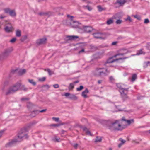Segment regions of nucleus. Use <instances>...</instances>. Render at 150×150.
Masks as SVG:
<instances>
[{
    "mask_svg": "<svg viewBox=\"0 0 150 150\" xmlns=\"http://www.w3.org/2000/svg\"><path fill=\"white\" fill-rule=\"evenodd\" d=\"M28 131V129L26 127L22 129L18 134V138L14 139L7 143L6 145V146L8 147L12 146L16 142L21 141L23 137H25V138H27Z\"/></svg>",
    "mask_w": 150,
    "mask_h": 150,
    "instance_id": "1",
    "label": "nucleus"
},
{
    "mask_svg": "<svg viewBox=\"0 0 150 150\" xmlns=\"http://www.w3.org/2000/svg\"><path fill=\"white\" fill-rule=\"evenodd\" d=\"M21 84L20 82H17L10 86L7 90L6 94V95L13 94L19 90Z\"/></svg>",
    "mask_w": 150,
    "mask_h": 150,
    "instance_id": "2",
    "label": "nucleus"
},
{
    "mask_svg": "<svg viewBox=\"0 0 150 150\" xmlns=\"http://www.w3.org/2000/svg\"><path fill=\"white\" fill-rule=\"evenodd\" d=\"M119 122V121L115 120L114 122L110 123L108 125V128L111 131L122 130L123 128Z\"/></svg>",
    "mask_w": 150,
    "mask_h": 150,
    "instance_id": "3",
    "label": "nucleus"
},
{
    "mask_svg": "<svg viewBox=\"0 0 150 150\" xmlns=\"http://www.w3.org/2000/svg\"><path fill=\"white\" fill-rule=\"evenodd\" d=\"M109 73L107 69L103 68H97L94 71V74L98 76H106Z\"/></svg>",
    "mask_w": 150,
    "mask_h": 150,
    "instance_id": "4",
    "label": "nucleus"
},
{
    "mask_svg": "<svg viewBox=\"0 0 150 150\" xmlns=\"http://www.w3.org/2000/svg\"><path fill=\"white\" fill-rule=\"evenodd\" d=\"M117 87L119 88V91L120 92L122 98L124 100L127 98V94L128 92L127 89H125L123 88L120 84H117Z\"/></svg>",
    "mask_w": 150,
    "mask_h": 150,
    "instance_id": "5",
    "label": "nucleus"
},
{
    "mask_svg": "<svg viewBox=\"0 0 150 150\" xmlns=\"http://www.w3.org/2000/svg\"><path fill=\"white\" fill-rule=\"evenodd\" d=\"M12 51V50L11 48H8L4 50L0 55V60L8 58Z\"/></svg>",
    "mask_w": 150,
    "mask_h": 150,
    "instance_id": "6",
    "label": "nucleus"
},
{
    "mask_svg": "<svg viewBox=\"0 0 150 150\" xmlns=\"http://www.w3.org/2000/svg\"><path fill=\"white\" fill-rule=\"evenodd\" d=\"M8 24L9 25H5V26L4 28V30L7 33L12 32L14 30L13 27L11 26L10 23H9Z\"/></svg>",
    "mask_w": 150,
    "mask_h": 150,
    "instance_id": "7",
    "label": "nucleus"
},
{
    "mask_svg": "<svg viewBox=\"0 0 150 150\" xmlns=\"http://www.w3.org/2000/svg\"><path fill=\"white\" fill-rule=\"evenodd\" d=\"M18 72V74L20 75H22L25 74L26 72V70L25 69H20L13 70L11 71V74L16 73Z\"/></svg>",
    "mask_w": 150,
    "mask_h": 150,
    "instance_id": "8",
    "label": "nucleus"
},
{
    "mask_svg": "<svg viewBox=\"0 0 150 150\" xmlns=\"http://www.w3.org/2000/svg\"><path fill=\"white\" fill-rule=\"evenodd\" d=\"M126 2L125 0H117V1L114 4V6L117 8L123 6Z\"/></svg>",
    "mask_w": 150,
    "mask_h": 150,
    "instance_id": "9",
    "label": "nucleus"
},
{
    "mask_svg": "<svg viewBox=\"0 0 150 150\" xmlns=\"http://www.w3.org/2000/svg\"><path fill=\"white\" fill-rule=\"evenodd\" d=\"M114 57L113 56L112 57H110L106 61V63H112L115 61H118L119 60H125L126 59L128 58V57H125L123 58H119L116 59L115 60L113 59V58Z\"/></svg>",
    "mask_w": 150,
    "mask_h": 150,
    "instance_id": "10",
    "label": "nucleus"
},
{
    "mask_svg": "<svg viewBox=\"0 0 150 150\" xmlns=\"http://www.w3.org/2000/svg\"><path fill=\"white\" fill-rule=\"evenodd\" d=\"M103 34L100 32H96L93 34L94 37L97 39H104L102 37Z\"/></svg>",
    "mask_w": 150,
    "mask_h": 150,
    "instance_id": "11",
    "label": "nucleus"
},
{
    "mask_svg": "<svg viewBox=\"0 0 150 150\" xmlns=\"http://www.w3.org/2000/svg\"><path fill=\"white\" fill-rule=\"evenodd\" d=\"M47 39L45 38L38 39L37 40L36 43L38 45L45 44L46 42Z\"/></svg>",
    "mask_w": 150,
    "mask_h": 150,
    "instance_id": "12",
    "label": "nucleus"
},
{
    "mask_svg": "<svg viewBox=\"0 0 150 150\" xmlns=\"http://www.w3.org/2000/svg\"><path fill=\"white\" fill-rule=\"evenodd\" d=\"M83 29L85 31L88 33L90 32L93 30L92 28L91 27L89 26H84Z\"/></svg>",
    "mask_w": 150,
    "mask_h": 150,
    "instance_id": "13",
    "label": "nucleus"
},
{
    "mask_svg": "<svg viewBox=\"0 0 150 150\" xmlns=\"http://www.w3.org/2000/svg\"><path fill=\"white\" fill-rule=\"evenodd\" d=\"M8 84V81H5L1 84V89L2 91L4 92L5 91V87Z\"/></svg>",
    "mask_w": 150,
    "mask_h": 150,
    "instance_id": "14",
    "label": "nucleus"
},
{
    "mask_svg": "<svg viewBox=\"0 0 150 150\" xmlns=\"http://www.w3.org/2000/svg\"><path fill=\"white\" fill-rule=\"evenodd\" d=\"M68 40H73L79 38V37L77 36H68L67 37Z\"/></svg>",
    "mask_w": 150,
    "mask_h": 150,
    "instance_id": "15",
    "label": "nucleus"
},
{
    "mask_svg": "<svg viewBox=\"0 0 150 150\" xmlns=\"http://www.w3.org/2000/svg\"><path fill=\"white\" fill-rule=\"evenodd\" d=\"M88 90L87 88H86L84 91L82 92V96L85 98H87V94L88 93Z\"/></svg>",
    "mask_w": 150,
    "mask_h": 150,
    "instance_id": "16",
    "label": "nucleus"
},
{
    "mask_svg": "<svg viewBox=\"0 0 150 150\" xmlns=\"http://www.w3.org/2000/svg\"><path fill=\"white\" fill-rule=\"evenodd\" d=\"M122 120L125 121L127 123L128 125L130 124L131 123H133L134 122V120L133 119L130 120H127L125 119L124 117H122Z\"/></svg>",
    "mask_w": 150,
    "mask_h": 150,
    "instance_id": "17",
    "label": "nucleus"
},
{
    "mask_svg": "<svg viewBox=\"0 0 150 150\" xmlns=\"http://www.w3.org/2000/svg\"><path fill=\"white\" fill-rule=\"evenodd\" d=\"M9 14L12 17H15L16 16V14L15 10H11L9 12Z\"/></svg>",
    "mask_w": 150,
    "mask_h": 150,
    "instance_id": "18",
    "label": "nucleus"
},
{
    "mask_svg": "<svg viewBox=\"0 0 150 150\" xmlns=\"http://www.w3.org/2000/svg\"><path fill=\"white\" fill-rule=\"evenodd\" d=\"M68 98L71 99L76 100L78 99V98L75 95L73 94H70Z\"/></svg>",
    "mask_w": 150,
    "mask_h": 150,
    "instance_id": "19",
    "label": "nucleus"
},
{
    "mask_svg": "<svg viewBox=\"0 0 150 150\" xmlns=\"http://www.w3.org/2000/svg\"><path fill=\"white\" fill-rule=\"evenodd\" d=\"M39 14L41 16H49L50 15V12H41L39 13Z\"/></svg>",
    "mask_w": 150,
    "mask_h": 150,
    "instance_id": "20",
    "label": "nucleus"
},
{
    "mask_svg": "<svg viewBox=\"0 0 150 150\" xmlns=\"http://www.w3.org/2000/svg\"><path fill=\"white\" fill-rule=\"evenodd\" d=\"M145 54V52L143 51L142 49H141L137 51L136 55H139L142 54Z\"/></svg>",
    "mask_w": 150,
    "mask_h": 150,
    "instance_id": "21",
    "label": "nucleus"
},
{
    "mask_svg": "<svg viewBox=\"0 0 150 150\" xmlns=\"http://www.w3.org/2000/svg\"><path fill=\"white\" fill-rule=\"evenodd\" d=\"M16 35L17 37H20L21 36V31L20 30H17L16 32Z\"/></svg>",
    "mask_w": 150,
    "mask_h": 150,
    "instance_id": "22",
    "label": "nucleus"
},
{
    "mask_svg": "<svg viewBox=\"0 0 150 150\" xmlns=\"http://www.w3.org/2000/svg\"><path fill=\"white\" fill-rule=\"evenodd\" d=\"M28 82L33 86H35L36 85V83L34 82L33 79H28Z\"/></svg>",
    "mask_w": 150,
    "mask_h": 150,
    "instance_id": "23",
    "label": "nucleus"
},
{
    "mask_svg": "<svg viewBox=\"0 0 150 150\" xmlns=\"http://www.w3.org/2000/svg\"><path fill=\"white\" fill-rule=\"evenodd\" d=\"M137 76L136 74H134L132 75L131 80L132 81H134L137 79Z\"/></svg>",
    "mask_w": 150,
    "mask_h": 150,
    "instance_id": "24",
    "label": "nucleus"
},
{
    "mask_svg": "<svg viewBox=\"0 0 150 150\" xmlns=\"http://www.w3.org/2000/svg\"><path fill=\"white\" fill-rule=\"evenodd\" d=\"M6 25L5 23L4 22H0V29H1L4 26Z\"/></svg>",
    "mask_w": 150,
    "mask_h": 150,
    "instance_id": "25",
    "label": "nucleus"
},
{
    "mask_svg": "<svg viewBox=\"0 0 150 150\" xmlns=\"http://www.w3.org/2000/svg\"><path fill=\"white\" fill-rule=\"evenodd\" d=\"M11 10L9 8H6L4 9V12L7 14H9Z\"/></svg>",
    "mask_w": 150,
    "mask_h": 150,
    "instance_id": "26",
    "label": "nucleus"
},
{
    "mask_svg": "<svg viewBox=\"0 0 150 150\" xmlns=\"http://www.w3.org/2000/svg\"><path fill=\"white\" fill-rule=\"evenodd\" d=\"M74 83H70L68 87L69 90H71L72 89L74 88Z\"/></svg>",
    "mask_w": 150,
    "mask_h": 150,
    "instance_id": "27",
    "label": "nucleus"
},
{
    "mask_svg": "<svg viewBox=\"0 0 150 150\" xmlns=\"http://www.w3.org/2000/svg\"><path fill=\"white\" fill-rule=\"evenodd\" d=\"M97 8L98 9V11L99 12H101L105 9V8H103L100 5L98 6Z\"/></svg>",
    "mask_w": 150,
    "mask_h": 150,
    "instance_id": "28",
    "label": "nucleus"
},
{
    "mask_svg": "<svg viewBox=\"0 0 150 150\" xmlns=\"http://www.w3.org/2000/svg\"><path fill=\"white\" fill-rule=\"evenodd\" d=\"M113 20L112 19H110L108 20L106 22L107 24L108 25H110L112 24L113 23Z\"/></svg>",
    "mask_w": 150,
    "mask_h": 150,
    "instance_id": "29",
    "label": "nucleus"
},
{
    "mask_svg": "<svg viewBox=\"0 0 150 150\" xmlns=\"http://www.w3.org/2000/svg\"><path fill=\"white\" fill-rule=\"evenodd\" d=\"M102 139L101 137H99L98 136H97L96 137V139L95 140V142H100L101 141Z\"/></svg>",
    "mask_w": 150,
    "mask_h": 150,
    "instance_id": "30",
    "label": "nucleus"
},
{
    "mask_svg": "<svg viewBox=\"0 0 150 150\" xmlns=\"http://www.w3.org/2000/svg\"><path fill=\"white\" fill-rule=\"evenodd\" d=\"M47 110V109H43L42 110H41L40 111H39L38 110L35 111H34V112H36V113H38V112H41V113H42L43 112L45 111H46Z\"/></svg>",
    "mask_w": 150,
    "mask_h": 150,
    "instance_id": "31",
    "label": "nucleus"
},
{
    "mask_svg": "<svg viewBox=\"0 0 150 150\" xmlns=\"http://www.w3.org/2000/svg\"><path fill=\"white\" fill-rule=\"evenodd\" d=\"M44 70L45 71H47L48 72L49 75H52V73L50 69H44Z\"/></svg>",
    "mask_w": 150,
    "mask_h": 150,
    "instance_id": "32",
    "label": "nucleus"
},
{
    "mask_svg": "<svg viewBox=\"0 0 150 150\" xmlns=\"http://www.w3.org/2000/svg\"><path fill=\"white\" fill-rule=\"evenodd\" d=\"M122 22V21L120 19L117 20L116 22V23L117 24H120Z\"/></svg>",
    "mask_w": 150,
    "mask_h": 150,
    "instance_id": "33",
    "label": "nucleus"
},
{
    "mask_svg": "<svg viewBox=\"0 0 150 150\" xmlns=\"http://www.w3.org/2000/svg\"><path fill=\"white\" fill-rule=\"evenodd\" d=\"M46 79V78L45 77H43L42 78H40L39 79V81L40 82H43Z\"/></svg>",
    "mask_w": 150,
    "mask_h": 150,
    "instance_id": "34",
    "label": "nucleus"
},
{
    "mask_svg": "<svg viewBox=\"0 0 150 150\" xmlns=\"http://www.w3.org/2000/svg\"><path fill=\"white\" fill-rule=\"evenodd\" d=\"M83 88V86H81L77 88L76 90L77 91H80Z\"/></svg>",
    "mask_w": 150,
    "mask_h": 150,
    "instance_id": "35",
    "label": "nucleus"
},
{
    "mask_svg": "<svg viewBox=\"0 0 150 150\" xmlns=\"http://www.w3.org/2000/svg\"><path fill=\"white\" fill-rule=\"evenodd\" d=\"M126 53H119L118 54H116L115 55H114L113 56V57H117V56H119V55H122V56H123V55H124Z\"/></svg>",
    "mask_w": 150,
    "mask_h": 150,
    "instance_id": "36",
    "label": "nucleus"
},
{
    "mask_svg": "<svg viewBox=\"0 0 150 150\" xmlns=\"http://www.w3.org/2000/svg\"><path fill=\"white\" fill-rule=\"evenodd\" d=\"M16 38H13L10 40V42L12 43H14L16 40Z\"/></svg>",
    "mask_w": 150,
    "mask_h": 150,
    "instance_id": "37",
    "label": "nucleus"
},
{
    "mask_svg": "<svg viewBox=\"0 0 150 150\" xmlns=\"http://www.w3.org/2000/svg\"><path fill=\"white\" fill-rule=\"evenodd\" d=\"M21 90L25 91H27L28 90V88L25 87L23 85L22 86Z\"/></svg>",
    "mask_w": 150,
    "mask_h": 150,
    "instance_id": "38",
    "label": "nucleus"
},
{
    "mask_svg": "<svg viewBox=\"0 0 150 150\" xmlns=\"http://www.w3.org/2000/svg\"><path fill=\"white\" fill-rule=\"evenodd\" d=\"M119 140L121 141V143L123 144L125 143L126 141L125 140L123 139L122 138H120L119 139Z\"/></svg>",
    "mask_w": 150,
    "mask_h": 150,
    "instance_id": "39",
    "label": "nucleus"
},
{
    "mask_svg": "<svg viewBox=\"0 0 150 150\" xmlns=\"http://www.w3.org/2000/svg\"><path fill=\"white\" fill-rule=\"evenodd\" d=\"M29 100V98H27L23 97L21 98V100L22 101H24L25 100Z\"/></svg>",
    "mask_w": 150,
    "mask_h": 150,
    "instance_id": "40",
    "label": "nucleus"
},
{
    "mask_svg": "<svg viewBox=\"0 0 150 150\" xmlns=\"http://www.w3.org/2000/svg\"><path fill=\"white\" fill-rule=\"evenodd\" d=\"M134 17L136 18H137V19L139 20H140L141 19V17L140 16H138V15H135L134 16Z\"/></svg>",
    "mask_w": 150,
    "mask_h": 150,
    "instance_id": "41",
    "label": "nucleus"
},
{
    "mask_svg": "<svg viewBox=\"0 0 150 150\" xmlns=\"http://www.w3.org/2000/svg\"><path fill=\"white\" fill-rule=\"evenodd\" d=\"M53 120H55L56 122H58L59 120V118H56L55 117H53L52 118Z\"/></svg>",
    "mask_w": 150,
    "mask_h": 150,
    "instance_id": "42",
    "label": "nucleus"
},
{
    "mask_svg": "<svg viewBox=\"0 0 150 150\" xmlns=\"http://www.w3.org/2000/svg\"><path fill=\"white\" fill-rule=\"evenodd\" d=\"M149 20L148 19H144V23L145 24H147L149 22Z\"/></svg>",
    "mask_w": 150,
    "mask_h": 150,
    "instance_id": "43",
    "label": "nucleus"
},
{
    "mask_svg": "<svg viewBox=\"0 0 150 150\" xmlns=\"http://www.w3.org/2000/svg\"><path fill=\"white\" fill-rule=\"evenodd\" d=\"M67 17L68 18H70L71 20H73L74 17L72 16H70L69 15H67Z\"/></svg>",
    "mask_w": 150,
    "mask_h": 150,
    "instance_id": "44",
    "label": "nucleus"
},
{
    "mask_svg": "<svg viewBox=\"0 0 150 150\" xmlns=\"http://www.w3.org/2000/svg\"><path fill=\"white\" fill-rule=\"evenodd\" d=\"M86 7L88 10L90 11L92 10V8L91 7H90L88 5Z\"/></svg>",
    "mask_w": 150,
    "mask_h": 150,
    "instance_id": "45",
    "label": "nucleus"
},
{
    "mask_svg": "<svg viewBox=\"0 0 150 150\" xmlns=\"http://www.w3.org/2000/svg\"><path fill=\"white\" fill-rule=\"evenodd\" d=\"M150 63V62L149 61H148L146 62H145L144 63V64L147 67L148 66V64Z\"/></svg>",
    "mask_w": 150,
    "mask_h": 150,
    "instance_id": "46",
    "label": "nucleus"
},
{
    "mask_svg": "<svg viewBox=\"0 0 150 150\" xmlns=\"http://www.w3.org/2000/svg\"><path fill=\"white\" fill-rule=\"evenodd\" d=\"M53 87L55 88H57L59 87V86L58 84H55L53 85Z\"/></svg>",
    "mask_w": 150,
    "mask_h": 150,
    "instance_id": "47",
    "label": "nucleus"
},
{
    "mask_svg": "<svg viewBox=\"0 0 150 150\" xmlns=\"http://www.w3.org/2000/svg\"><path fill=\"white\" fill-rule=\"evenodd\" d=\"M126 20H129L130 22L132 21V19L129 16H128L126 19Z\"/></svg>",
    "mask_w": 150,
    "mask_h": 150,
    "instance_id": "48",
    "label": "nucleus"
},
{
    "mask_svg": "<svg viewBox=\"0 0 150 150\" xmlns=\"http://www.w3.org/2000/svg\"><path fill=\"white\" fill-rule=\"evenodd\" d=\"M70 94L69 93H65L64 95L66 97H68V96H69V97L70 96Z\"/></svg>",
    "mask_w": 150,
    "mask_h": 150,
    "instance_id": "49",
    "label": "nucleus"
},
{
    "mask_svg": "<svg viewBox=\"0 0 150 150\" xmlns=\"http://www.w3.org/2000/svg\"><path fill=\"white\" fill-rule=\"evenodd\" d=\"M116 108L117 109V110H116L115 111L117 112V111H123L124 110L123 109H121L120 108H117V106H116Z\"/></svg>",
    "mask_w": 150,
    "mask_h": 150,
    "instance_id": "50",
    "label": "nucleus"
},
{
    "mask_svg": "<svg viewBox=\"0 0 150 150\" xmlns=\"http://www.w3.org/2000/svg\"><path fill=\"white\" fill-rule=\"evenodd\" d=\"M6 16L3 15H1L0 16V18L1 19H3L5 18Z\"/></svg>",
    "mask_w": 150,
    "mask_h": 150,
    "instance_id": "51",
    "label": "nucleus"
},
{
    "mask_svg": "<svg viewBox=\"0 0 150 150\" xmlns=\"http://www.w3.org/2000/svg\"><path fill=\"white\" fill-rule=\"evenodd\" d=\"M141 139H138V141H137L136 140H135L134 141V142H135L137 143H138L139 142L141 141Z\"/></svg>",
    "mask_w": 150,
    "mask_h": 150,
    "instance_id": "52",
    "label": "nucleus"
},
{
    "mask_svg": "<svg viewBox=\"0 0 150 150\" xmlns=\"http://www.w3.org/2000/svg\"><path fill=\"white\" fill-rule=\"evenodd\" d=\"M4 131L1 130L0 132V138L2 136L3 132H4Z\"/></svg>",
    "mask_w": 150,
    "mask_h": 150,
    "instance_id": "53",
    "label": "nucleus"
},
{
    "mask_svg": "<svg viewBox=\"0 0 150 150\" xmlns=\"http://www.w3.org/2000/svg\"><path fill=\"white\" fill-rule=\"evenodd\" d=\"M60 125H61L60 124H52V126H55V127H58V126H59Z\"/></svg>",
    "mask_w": 150,
    "mask_h": 150,
    "instance_id": "54",
    "label": "nucleus"
},
{
    "mask_svg": "<svg viewBox=\"0 0 150 150\" xmlns=\"http://www.w3.org/2000/svg\"><path fill=\"white\" fill-rule=\"evenodd\" d=\"M86 132L88 134L91 135L90 132L89 131L88 129L86 131Z\"/></svg>",
    "mask_w": 150,
    "mask_h": 150,
    "instance_id": "55",
    "label": "nucleus"
},
{
    "mask_svg": "<svg viewBox=\"0 0 150 150\" xmlns=\"http://www.w3.org/2000/svg\"><path fill=\"white\" fill-rule=\"evenodd\" d=\"M83 130L84 131H85V132H86V131L88 130L87 128L86 127H83Z\"/></svg>",
    "mask_w": 150,
    "mask_h": 150,
    "instance_id": "56",
    "label": "nucleus"
},
{
    "mask_svg": "<svg viewBox=\"0 0 150 150\" xmlns=\"http://www.w3.org/2000/svg\"><path fill=\"white\" fill-rule=\"evenodd\" d=\"M23 40L26 39L27 38V36L26 35L24 36L23 37Z\"/></svg>",
    "mask_w": 150,
    "mask_h": 150,
    "instance_id": "57",
    "label": "nucleus"
},
{
    "mask_svg": "<svg viewBox=\"0 0 150 150\" xmlns=\"http://www.w3.org/2000/svg\"><path fill=\"white\" fill-rule=\"evenodd\" d=\"M78 146V144H75L74 145V148H76Z\"/></svg>",
    "mask_w": 150,
    "mask_h": 150,
    "instance_id": "58",
    "label": "nucleus"
},
{
    "mask_svg": "<svg viewBox=\"0 0 150 150\" xmlns=\"http://www.w3.org/2000/svg\"><path fill=\"white\" fill-rule=\"evenodd\" d=\"M84 50L83 49H82L81 50L79 51V53H82L83 52H84Z\"/></svg>",
    "mask_w": 150,
    "mask_h": 150,
    "instance_id": "59",
    "label": "nucleus"
},
{
    "mask_svg": "<svg viewBox=\"0 0 150 150\" xmlns=\"http://www.w3.org/2000/svg\"><path fill=\"white\" fill-rule=\"evenodd\" d=\"M117 43V42H113L112 43V45H115Z\"/></svg>",
    "mask_w": 150,
    "mask_h": 150,
    "instance_id": "60",
    "label": "nucleus"
},
{
    "mask_svg": "<svg viewBox=\"0 0 150 150\" xmlns=\"http://www.w3.org/2000/svg\"><path fill=\"white\" fill-rule=\"evenodd\" d=\"M59 139H58L57 138V137H55V140L56 141H57V142H59Z\"/></svg>",
    "mask_w": 150,
    "mask_h": 150,
    "instance_id": "61",
    "label": "nucleus"
},
{
    "mask_svg": "<svg viewBox=\"0 0 150 150\" xmlns=\"http://www.w3.org/2000/svg\"><path fill=\"white\" fill-rule=\"evenodd\" d=\"M110 80L111 81H113L114 80V78L112 76H110Z\"/></svg>",
    "mask_w": 150,
    "mask_h": 150,
    "instance_id": "62",
    "label": "nucleus"
},
{
    "mask_svg": "<svg viewBox=\"0 0 150 150\" xmlns=\"http://www.w3.org/2000/svg\"><path fill=\"white\" fill-rule=\"evenodd\" d=\"M123 145V144H122V143H120L119 144H118V147H121V146H122V145Z\"/></svg>",
    "mask_w": 150,
    "mask_h": 150,
    "instance_id": "63",
    "label": "nucleus"
},
{
    "mask_svg": "<svg viewBox=\"0 0 150 150\" xmlns=\"http://www.w3.org/2000/svg\"><path fill=\"white\" fill-rule=\"evenodd\" d=\"M79 82V81H75V82H74V83H74V85L76 83H78Z\"/></svg>",
    "mask_w": 150,
    "mask_h": 150,
    "instance_id": "64",
    "label": "nucleus"
}]
</instances>
